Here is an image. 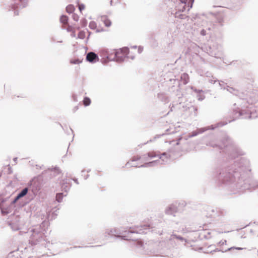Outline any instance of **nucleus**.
I'll list each match as a JSON object with an SVG mask.
<instances>
[{
  "mask_svg": "<svg viewBox=\"0 0 258 258\" xmlns=\"http://www.w3.org/2000/svg\"><path fill=\"white\" fill-rule=\"evenodd\" d=\"M101 52L107 58L116 61L122 60L125 57H133L132 55H129L130 50L125 47L111 51H108V49H103Z\"/></svg>",
  "mask_w": 258,
  "mask_h": 258,
  "instance_id": "1",
  "label": "nucleus"
},
{
  "mask_svg": "<svg viewBox=\"0 0 258 258\" xmlns=\"http://www.w3.org/2000/svg\"><path fill=\"white\" fill-rule=\"evenodd\" d=\"M186 3L181 2L176 6V12L175 17L180 19L184 18V15L181 14L185 10Z\"/></svg>",
  "mask_w": 258,
  "mask_h": 258,
  "instance_id": "2",
  "label": "nucleus"
},
{
  "mask_svg": "<svg viewBox=\"0 0 258 258\" xmlns=\"http://www.w3.org/2000/svg\"><path fill=\"white\" fill-rule=\"evenodd\" d=\"M141 159V157L138 155L134 156L132 159L127 162L126 164V166L127 167L129 166H135V167H141L143 166V162H141V163L139 165H135L134 164V162L138 161L140 160Z\"/></svg>",
  "mask_w": 258,
  "mask_h": 258,
  "instance_id": "3",
  "label": "nucleus"
},
{
  "mask_svg": "<svg viewBox=\"0 0 258 258\" xmlns=\"http://www.w3.org/2000/svg\"><path fill=\"white\" fill-rule=\"evenodd\" d=\"M86 59L90 62H95L99 60V58L96 54L91 52L87 54Z\"/></svg>",
  "mask_w": 258,
  "mask_h": 258,
  "instance_id": "4",
  "label": "nucleus"
},
{
  "mask_svg": "<svg viewBox=\"0 0 258 258\" xmlns=\"http://www.w3.org/2000/svg\"><path fill=\"white\" fill-rule=\"evenodd\" d=\"M100 20L103 22L105 26L106 27H109L111 25V21L106 16H102L100 17Z\"/></svg>",
  "mask_w": 258,
  "mask_h": 258,
  "instance_id": "5",
  "label": "nucleus"
},
{
  "mask_svg": "<svg viewBox=\"0 0 258 258\" xmlns=\"http://www.w3.org/2000/svg\"><path fill=\"white\" fill-rule=\"evenodd\" d=\"M83 59L80 58H73L70 59V62L72 64H79L82 62Z\"/></svg>",
  "mask_w": 258,
  "mask_h": 258,
  "instance_id": "6",
  "label": "nucleus"
},
{
  "mask_svg": "<svg viewBox=\"0 0 258 258\" xmlns=\"http://www.w3.org/2000/svg\"><path fill=\"white\" fill-rule=\"evenodd\" d=\"M27 192H28V188H25L21 191V192L20 193H19L18 195V196L16 198L15 200L16 201L18 200V199H20L21 198L24 197V196H25L27 194Z\"/></svg>",
  "mask_w": 258,
  "mask_h": 258,
  "instance_id": "7",
  "label": "nucleus"
},
{
  "mask_svg": "<svg viewBox=\"0 0 258 258\" xmlns=\"http://www.w3.org/2000/svg\"><path fill=\"white\" fill-rule=\"evenodd\" d=\"M75 10V8L73 5H69L66 7V11L68 13H72Z\"/></svg>",
  "mask_w": 258,
  "mask_h": 258,
  "instance_id": "8",
  "label": "nucleus"
},
{
  "mask_svg": "<svg viewBox=\"0 0 258 258\" xmlns=\"http://www.w3.org/2000/svg\"><path fill=\"white\" fill-rule=\"evenodd\" d=\"M180 2L187 4L188 7H189L188 10H189V9L191 8L192 7V4L194 3V0H180Z\"/></svg>",
  "mask_w": 258,
  "mask_h": 258,
  "instance_id": "9",
  "label": "nucleus"
},
{
  "mask_svg": "<svg viewBox=\"0 0 258 258\" xmlns=\"http://www.w3.org/2000/svg\"><path fill=\"white\" fill-rule=\"evenodd\" d=\"M60 21L62 23L66 24L68 23V17L66 16H62L60 17Z\"/></svg>",
  "mask_w": 258,
  "mask_h": 258,
  "instance_id": "10",
  "label": "nucleus"
},
{
  "mask_svg": "<svg viewBox=\"0 0 258 258\" xmlns=\"http://www.w3.org/2000/svg\"><path fill=\"white\" fill-rule=\"evenodd\" d=\"M91 103V100L88 97H85L83 100V104L85 106H88Z\"/></svg>",
  "mask_w": 258,
  "mask_h": 258,
  "instance_id": "11",
  "label": "nucleus"
},
{
  "mask_svg": "<svg viewBox=\"0 0 258 258\" xmlns=\"http://www.w3.org/2000/svg\"><path fill=\"white\" fill-rule=\"evenodd\" d=\"M62 197H63L62 194H61V193L57 194L56 195V200L58 202H61V201L62 200Z\"/></svg>",
  "mask_w": 258,
  "mask_h": 258,
  "instance_id": "12",
  "label": "nucleus"
},
{
  "mask_svg": "<svg viewBox=\"0 0 258 258\" xmlns=\"http://www.w3.org/2000/svg\"><path fill=\"white\" fill-rule=\"evenodd\" d=\"M89 27L91 29H94L96 28V24L95 22L92 21L89 23Z\"/></svg>",
  "mask_w": 258,
  "mask_h": 258,
  "instance_id": "13",
  "label": "nucleus"
},
{
  "mask_svg": "<svg viewBox=\"0 0 258 258\" xmlns=\"http://www.w3.org/2000/svg\"><path fill=\"white\" fill-rule=\"evenodd\" d=\"M78 37L80 39H84L85 37V33L84 31H80L78 34Z\"/></svg>",
  "mask_w": 258,
  "mask_h": 258,
  "instance_id": "14",
  "label": "nucleus"
},
{
  "mask_svg": "<svg viewBox=\"0 0 258 258\" xmlns=\"http://www.w3.org/2000/svg\"><path fill=\"white\" fill-rule=\"evenodd\" d=\"M181 78L182 79L184 78L185 79V82H184L185 84H186L188 82L189 77H188V76L187 74H183L182 76H181Z\"/></svg>",
  "mask_w": 258,
  "mask_h": 258,
  "instance_id": "15",
  "label": "nucleus"
},
{
  "mask_svg": "<svg viewBox=\"0 0 258 258\" xmlns=\"http://www.w3.org/2000/svg\"><path fill=\"white\" fill-rule=\"evenodd\" d=\"M78 8L80 12L82 13V11L85 9V6L82 4H78Z\"/></svg>",
  "mask_w": 258,
  "mask_h": 258,
  "instance_id": "16",
  "label": "nucleus"
},
{
  "mask_svg": "<svg viewBox=\"0 0 258 258\" xmlns=\"http://www.w3.org/2000/svg\"><path fill=\"white\" fill-rule=\"evenodd\" d=\"M148 156L150 157H155L157 156L156 154L154 152H149L148 154Z\"/></svg>",
  "mask_w": 258,
  "mask_h": 258,
  "instance_id": "17",
  "label": "nucleus"
},
{
  "mask_svg": "<svg viewBox=\"0 0 258 258\" xmlns=\"http://www.w3.org/2000/svg\"><path fill=\"white\" fill-rule=\"evenodd\" d=\"M73 18L75 21H78V20L79 19V17L78 15H77L76 14H74L73 15Z\"/></svg>",
  "mask_w": 258,
  "mask_h": 258,
  "instance_id": "18",
  "label": "nucleus"
},
{
  "mask_svg": "<svg viewBox=\"0 0 258 258\" xmlns=\"http://www.w3.org/2000/svg\"><path fill=\"white\" fill-rule=\"evenodd\" d=\"M139 244H140L141 246L143 245V242L142 241H139Z\"/></svg>",
  "mask_w": 258,
  "mask_h": 258,
  "instance_id": "19",
  "label": "nucleus"
},
{
  "mask_svg": "<svg viewBox=\"0 0 258 258\" xmlns=\"http://www.w3.org/2000/svg\"><path fill=\"white\" fill-rule=\"evenodd\" d=\"M176 238H177V239H179L180 240H182V238L180 237L176 236Z\"/></svg>",
  "mask_w": 258,
  "mask_h": 258,
  "instance_id": "20",
  "label": "nucleus"
},
{
  "mask_svg": "<svg viewBox=\"0 0 258 258\" xmlns=\"http://www.w3.org/2000/svg\"><path fill=\"white\" fill-rule=\"evenodd\" d=\"M110 5H111V6H113V5H114V4H113V1H112V0H111V1H110Z\"/></svg>",
  "mask_w": 258,
  "mask_h": 258,
  "instance_id": "21",
  "label": "nucleus"
},
{
  "mask_svg": "<svg viewBox=\"0 0 258 258\" xmlns=\"http://www.w3.org/2000/svg\"><path fill=\"white\" fill-rule=\"evenodd\" d=\"M236 249L239 250V249H242L243 248H240V247H237V248H236Z\"/></svg>",
  "mask_w": 258,
  "mask_h": 258,
  "instance_id": "22",
  "label": "nucleus"
},
{
  "mask_svg": "<svg viewBox=\"0 0 258 258\" xmlns=\"http://www.w3.org/2000/svg\"><path fill=\"white\" fill-rule=\"evenodd\" d=\"M130 231V232H131V233H135V232H136L135 231H131V230H130V231Z\"/></svg>",
  "mask_w": 258,
  "mask_h": 258,
  "instance_id": "23",
  "label": "nucleus"
},
{
  "mask_svg": "<svg viewBox=\"0 0 258 258\" xmlns=\"http://www.w3.org/2000/svg\"><path fill=\"white\" fill-rule=\"evenodd\" d=\"M143 160H144V161H146V160L145 158H144Z\"/></svg>",
  "mask_w": 258,
  "mask_h": 258,
  "instance_id": "24",
  "label": "nucleus"
},
{
  "mask_svg": "<svg viewBox=\"0 0 258 258\" xmlns=\"http://www.w3.org/2000/svg\"><path fill=\"white\" fill-rule=\"evenodd\" d=\"M116 2H118V0H116Z\"/></svg>",
  "mask_w": 258,
  "mask_h": 258,
  "instance_id": "25",
  "label": "nucleus"
}]
</instances>
